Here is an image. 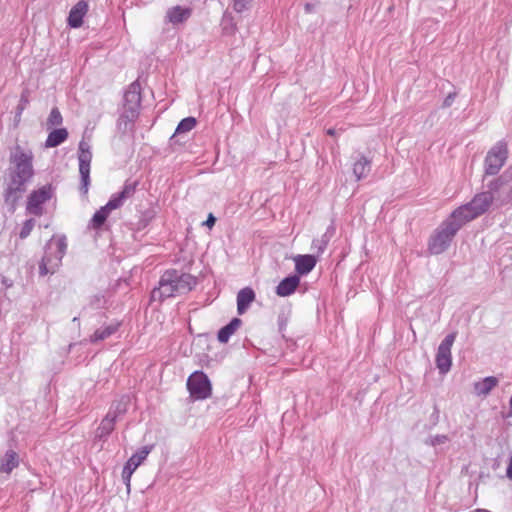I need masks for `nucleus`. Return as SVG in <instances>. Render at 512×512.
<instances>
[{
	"label": "nucleus",
	"mask_w": 512,
	"mask_h": 512,
	"mask_svg": "<svg viewBox=\"0 0 512 512\" xmlns=\"http://www.w3.org/2000/svg\"><path fill=\"white\" fill-rule=\"evenodd\" d=\"M187 387L195 399H205L211 395L210 381L202 372H194L188 378Z\"/></svg>",
	"instance_id": "9"
},
{
	"label": "nucleus",
	"mask_w": 512,
	"mask_h": 512,
	"mask_svg": "<svg viewBox=\"0 0 512 512\" xmlns=\"http://www.w3.org/2000/svg\"><path fill=\"white\" fill-rule=\"evenodd\" d=\"M115 330H116V327L112 326V325L104 327V328H100V329L96 330L94 332V334L91 336V341L96 342V341L104 340L107 337H109L110 335H112L115 332Z\"/></svg>",
	"instance_id": "28"
},
{
	"label": "nucleus",
	"mask_w": 512,
	"mask_h": 512,
	"mask_svg": "<svg viewBox=\"0 0 512 512\" xmlns=\"http://www.w3.org/2000/svg\"><path fill=\"white\" fill-rule=\"evenodd\" d=\"M299 283L300 279L296 275L286 277L277 286L276 293L281 297L289 296L296 290Z\"/></svg>",
	"instance_id": "23"
},
{
	"label": "nucleus",
	"mask_w": 512,
	"mask_h": 512,
	"mask_svg": "<svg viewBox=\"0 0 512 512\" xmlns=\"http://www.w3.org/2000/svg\"><path fill=\"white\" fill-rule=\"evenodd\" d=\"M196 285V279L190 274L167 271L160 279L159 287L152 291L153 300H163L189 292Z\"/></svg>",
	"instance_id": "3"
},
{
	"label": "nucleus",
	"mask_w": 512,
	"mask_h": 512,
	"mask_svg": "<svg viewBox=\"0 0 512 512\" xmlns=\"http://www.w3.org/2000/svg\"><path fill=\"white\" fill-rule=\"evenodd\" d=\"M462 226L459 220L451 214L431 234L428 240V251L430 254L439 255L445 252Z\"/></svg>",
	"instance_id": "4"
},
{
	"label": "nucleus",
	"mask_w": 512,
	"mask_h": 512,
	"mask_svg": "<svg viewBox=\"0 0 512 512\" xmlns=\"http://www.w3.org/2000/svg\"><path fill=\"white\" fill-rule=\"evenodd\" d=\"M152 449L153 445L143 446L136 453H134L124 465L122 470V480L125 483L128 491L130 490V483L133 473L146 460Z\"/></svg>",
	"instance_id": "8"
},
{
	"label": "nucleus",
	"mask_w": 512,
	"mask_h": 512,
	"mask_svg": "<svg viewBox=\"0 0 512 512\" xmlns=\"http://www.w3.org/2000/svg\"><path fill=\"white\" fill-rule=\"evenodd\" d=\"M196 126V119L194 117H187L180 121L175 134H182L191 131Z\"/></svg>",
	"instance_id": "27"
},
{
	"label": "nucleus",
	"mask_w": 512,
	"mask_h": 512,
	"mask_svg": "<svg viewBox=\"0 0 512 512\" xmlns=\"http://www.w3.org/2000/svg\"><path fill=\"white\" fill-rule=\"evenodd\" d=\"M241 323V320L238 318L232 319L229 324L220 329L218 332V340L221 343L228 342L229 338L239 329Z\"/></svg>",
	"instance_id": "24"
},
{
	"label": "nucleus",
	"mask_w": 512,
	"mask_h": 512,
	"mask_svg": "<svg viewBox=\"0 0 512 512\" xmlns=\"http://www.w3.org/2000/svg\"><path fill=\"white\" fill-rule=\"evenodd\" d=\"M135 190L134 184H126L120 193L114 194L108 203L105 205L110 211L115 210L122 206L124 201L132 196Z\"/></svg>",
	"instance_id": "18"
},
{
	"label": "nucleus",
	"mask_w": 512,
	"mask_h": 512,
	"mask_svg": "<svg viewBox=\"0 0 512 512\" xmlns=\"http://www.w3.org/2000/svg\"><path fill=\"white\" fill-rule=\"evenodd\" d=\"M456 334L451 333L447 335L440 343L436 354V366L440 373L446 374L452 365L451 348L455 341Z\"/></svg>",
	"instance_id": "10"
},
{
	"label": "nucleus",
	"mask_w": 512,
	"mask_h": 512,
	"mask_svg": "<svg viewBox=\"0 0 512 512\" xmlns=\"http://www.w3.org/2000/svg\"><path fill=\"white\" fill-rule=\"evenodd\" d=\"M79 173L82 179V189L84 193L88 191L89 185V174H90V163L92 160L91 147L88 142L82 140L79 143Z\"/></svg>",
	"instance_id": "13"
},
{
	"label": "nucleus",
	"mask_w": 512,
	"mask_h": 512,
	"mask_svg": "<svg viewBox=\"0 0 512 512\" xmlns=\"http://www.w3.org/2000/svg\"><path fill=\"white\" fill-rule=\"evenodd\" d=\"M255 300V292L249 288L241 289L237 294V312L244 314L249 308L250 304Z\"/></svg>",
	"instance_id": "20"
},
{
	"label": "nucleus",
	"mask_w": 512,
	"mask_h": 512,
	"mask_svg": "<svg viewBox=\"0 0 512 512\" xmlns=\"http://www.w3.org/2000/svg\"><path fill=\"white\" fill-rule=\"evenodd\" d=\"M52 194L53 192L50 185H45L34 190L28 197L26 206L27 212L36 216L42 215V205L52 197Z\"/></svg>",
	"instance_id": "12"
},
{
	"label": "nucleus",
	"mask_w": 512,
	"mask_h": 512,
	"mask_svg": "<svg viewBox=\"0 0 512 512\" xmlns=\"http://www.w3.org/2000/svg\"><path fill=\"white\" fill-rule=\"evenodd\" d=\"M68 137V132L65 128L55 129L49 133L46 141L45 147L52 148L63 143Z\"/></svg>",
	"instance_id": "25"
},
{
	"label": "nucleus",
	"mask_w": 512,
	"mask_h": 512,
	"mask_svg": "<svg viewBox=\"0 0 512 512\" xmlns=\"http://www.w3.org/2000/svg\"><path fill=\"white\" fill-rule=\"evenodd\" d=\"M110 210L106 206L101 207L93 216L91 223L94 228L100 227L110 214Z\"/></svg>",
	"instance_id": "26"
},
{
	"label": "nucleus",
	"mask_w": 512,
	"mask_h": 512,
	"mask_svg": "<svg viewBox=\"0 0 512 512\" xmlns=\"http://www.w3.org/2000/svg\"><path fill=\"white\" fill-rule=\"evenodd\" d=\"M507 146L506 144L499 142L497 143L487 154L485 165L486 172L490 175H495L504 165L507 159Z\"/></svg>",
	"instance_id": "11"
},
{
	"label": "nucleus",
	"mask_w": 512,
	"mask_h": 512,
	"mask_svg": "<svg viewBox=\"0 0 512 512\" xmlns=\"http://www.w3.org/2000/svg\"><path fill=\"white\" fill-rule=\"evenodd\" d=\"M140 93L132 87L124 95L123 116L128 120H133L140 108Z\"/></svg>",
	"instance_id": "14"
},
{
	"label": "nucleus",
	"mask_w": 512,
	"mask_h": 512,
	"mask_svg": "<svg viewBox=\"0 0 512 512\" xmlns=\"http://www.w3.org/2000/svg\"><path fill=\"white\" fill-rule=\"evenodd\" d=\"M499 384L498 378L488 376L473 383V393L478 397H487Z\"/></svg>",
	"instance_id": "17"
},
{
	"label": "nucleus",
	"mask_w": 512,
	"mask_h": 512,
	"mask_svg": "<svg viewBox=\"0 0 512 512\" xmlns=\"http://www.w3.org/2000/svg\"><path fill=\"white\" fill-rule=\"evenodd\" d=\"M127 404L128 400L124 398L112 404L96 430V437H107L113 431L117 418L127 411Z\"/></svg>",
	"instance_id": "7"
},
{
	"label": "nucleus",
	"mask_w": 512,
	"mask_h": 512,
	"mask_svg": "<svg viewBox=\"0 0 512 512\" xmlns=\"http://www.w3.org/2000/svg\"><path fill=\"white\" fill-rule=\"evenodd\" d=\"M448 441L447 436L445 435H437L433 438V444H444Z\"/></svg>",
	"instance_id": "32"
},
{
	"label": "nucleus",
	"mask_w": 512,
	"mask_h": 512,
	"mask_svg": "<svg viewBox=\"0 0 512 512\" xmlns=\"http://www.w3.org/2000/svg\"><path fill=\"white\" fill-rule=\"evenodd\" d=\"M35 226V221L33 219L26 220L20 230L19 236L21 239H25L29 236L31 231Z\"/></svg>",
	"instance_id": "31"
},
{
	"label": "nucleus",
	"mask_w": 512,
	"mask_h": 512,
	"mask_svg": "<svg viewBox=\"0 0 512 512\" xmlns=\"http://www.w3.org/2000/svg\"><path fill=\"white\" fill-rule=\"evenodd\" d=\"M352 160V171L356 180L366 178L371 170V160L361 153L355 154Z\"/></svg>",
	"instance_id": "15"
},
{
	"label": "nucleus",
	"mask_w": 512,
	"mask_h": 512,
	"mask_svg": "<svg viewBox=\"0 0 512 512\" xmlns=\"http://www.w3.org/2000/svg\"><path fill=\"white\" fill-rule=\"evenodd\" d=\"M293 260L295 262L296 271L301 275L308 274L310 271L313 270L317 263L315 256L308 254L297 255L293 258Z\"/></svg>",
	"instance_id": "19"
},
{
	"label": "nucleus",
	"mask_w": 512,
	"mask_h": 512,
	"mask_svg": "<svg viewBox=\"0 0 512 512\" xmlns=\"http://www.w3.org/2000/svg\"><path fill=\"white\" fill-rule=\"evenodd\" d=\"M88 12L87 2L81 0L77 2L70 10L68 16V25L72 28H79L83 23V18Z\"/></svg>",
	"instance_id": "16"
},
{
	"label": "nucleus",
	"mask_w": 512,
	"mask_h": 512,
	"mask_svg": "<svg viewBox=\"0 0 512 512\" xmlns=\"http://www.w3.org/2000/svg\"><path fill=\"white\" fill-rule=\"evenodd\" d=\"M488 188L476 194L468 204L454 210L453 217L464 225L488 211L494 202L499 206L510 202L512 187L502 177L492 181Z\"/></svg>",
	"instance_id": "1"
},
{
	"label": "nucleus",
	"mask_w": 512,
	"mask_h": 512,
	"mask_svg": "<svg viewBox=\"0 0 512 512\" xmlns=\"http://www.w3.org/2000/svg\"><path fill=\"white\" fill-rule=\"evenodd\" d=\"M506 475L509 479L512 480V456L509 459V463L506 470Z\"/></svg>",
	"instance_id": "35"
},
{
	"label": "nucleus",
	"mask_w": 512,
	"mask_h": 512,
	"mask_svg": "<svg viewBox=\"0 0 512 512\" xmlns=\"http://www.w3.org/2000/svg\"><path fill=\"white\" fill-rule=\"evenodd\" d=\"M313 246L317 247L319 252H322L324 250L325 246H326V242L325 241L315 240V241H313Z\"/></svg>",
	"instance_id": "33"
},
{
	"label": "nucleus",
	"mask_w": 512,
	"mask_h": 512,
	"mask_svg": "<svg viewBox=\"0 0 512 512\" xmlns=\"http://www.w3.org/2000/svg\"><path fill=\"white\" fill-rule=\"evenodd\" d=\"M327 134L330 135V136H335L336 135V130L333 129V128H330L327 130Z\"/></svg>",
	"instance_id": "36"
},
{
	"label": "nucleus",
	"mask_w": 512,
	"mask_h": 512,
	"mask_svg": "<svg viewBox=\"0 0 512 512\" xmlns=\"http://www.w3.org/2000/svg\"><path fill=\"white\" fill-rule=\"evenodd\" d=\"M63 118L58 108H53L47 118L46 125L48 128L59 126L62 124Z\"/></svg>",
	"instance_id": "29"
},
{
	"label": "nucleus",
	"mask_w": 512,
	"mask_h": 512,
	"mask_svg": "<svg viewBox=\"0 0 512 512\" xmlns=\"http://www.w3.org/2000/svg\"><path fill=\"white\" fill-rule=\"evenodd\" d=\"M253 1L254 0H232V7L236 12L241 13L249 9Z\"/></svg>",
	"instance_id": "30"
},
{
	"label": "nucleus",
	"mask_w": 512,
	"mask_h": 512,
	"mask_svg": "<svg viewBox=\"0 0 512 512\" xmlns=\"http://www.w3.org/2000/svg\"><path fill=\"white\" fill-rule=\"evenodd\" d=\"M19 465V456L14 450H7L0 457V472L10 474Z\"/></svg>",
	"instance_id": "21"
},
{
	"label": "nucleus",
	"mask_w": 512,
	"mask_h": 512,
	"mask_svg": "<svg viewBox=\"0 0 512 512\" xmlns=\"http://www.w3.org/2000/svg\"><path fill=\"white\" fill-rule=\"evenodd\" d=\"M33 153L30 149L16 146L10 153L6 201L14 203L25 191V185L34 176Z\"/></svg>",
	"instance_id": "2"
},
{
	"label": "nucleus",
	"mask_w": 512,
	"mask_h": 512,
	"mask_svg": "<svg viewBox=\"0 0 512 512\" xmlns=\"http://www.w3.org/2000/svg\"><path fill=\"white\" fill-rule=\"evenodd\" d=\"M216 218L213 216V214H209L207 220L204 222V225L208 226L209 228H212L215 224Z\"/></svg>",
	"instance_id": "34"
},
{
	"label": "nucleus",
	"mask_w": 512,
	"mask_h": 512,
	"mask_svg": "<svg viewBox=\"0 0 512 512\" xmlns=\"http://www.w3.org/2000/svg\"><path fill=\"white\" fill-rule=\"evenodd\" d=\"M66 249V237L63 235L53 236L46 244L45 254L39 265L40 274L43 276L53 274L59 268Z\"/></svg>",
	"instance_id": "5"
},
{
	"label": "nucleus",
	"mask_w": 512,
	"mask_h": 512,
	"mask_svg": "<svg viewBox=\"0 0 512 512\" xmlns=\"http://www.w3.org/2000/svg\"><path fill=\"white\" fill-rule=\"evenodd\" d=\"M66 249V237L63 235L53 236L46 244L45 254L39 265L40 274L43 276L53 274L59 268Z\"/></svg>",
	"instance_id": "6"
},
{
	"label": "nucleus",
	"mask_w": 512,
	"mask_h": 512,
	"mask_svg": "<svg viewBox=\"0 0 512 512\" xmlns=\"http://www.w3.org/2000/svg\"><path fill=\"white\" fill-rule=\"evenodd\" d=\"M191 16V9L188 7L175 6L167 10L166 18L174 25L183 23Z\"/></svg>",
	"instance_id": "22"
}]
</instances>
